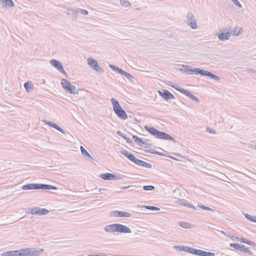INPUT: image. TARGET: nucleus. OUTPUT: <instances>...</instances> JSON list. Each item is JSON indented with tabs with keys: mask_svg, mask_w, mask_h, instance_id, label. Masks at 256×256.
<instances>
[{
	"mask_svg": "<svg viewBox=\"0 0 256 256\" xmlns=\"http://www.w3.org/2000/svg\"><path fill=\"white\" fill-rule=\"evenodd\" d=\"M68 14H72L74 18L78 17L77 14L79 12L78 8L73 9L72 8H68Z\"/></svg>",
	"mask_w": 256,
	"mask_h": 256,
	"instance_id": "nucleus-22",
	"label": "nucleus"
},
{
	"mask_svg": "<svg viewBox=\"0 0 256 256\" xmlns=\"http://www.w3.org/2000/svg\"><path fill=\"white\" fill-rule=\"evenodd\" d=\"M44 122L48 126L56 128V130H58L60 131V132H61L62 134H66L65 132L64 131V130L62 128H61L59 126H58V124H56L54 123H53L52 122H51L44 121Z\"/></svg>",
	"mask_w": 256,
	"mask_h": 256,
	"instance_id": "nucleus-16",
	"label": "nucleus"
},
{
	"mask_svg": "<svg viewBox=\"0 0 256 256\" xmlns=\"http://www.w3.org/2000/svg\"><path fill=\"white\" fill-rule=\"evenodd\" d=\"M158 94L166 100L175 98L174 96L167 90H164L163 92L158 90Z\"/></svg>",
	"mask_w": 256,
	"mask_h": 256,
	"instance_id": "nucleus-12",
	"label": "nucleus"
},
{
	"mask_svg": "<svg viewBox=\"0 0 256 256\" xmlns=\"http://www.w3.org/2000/svg\"><path fill=\"white\" fill-rule=\"evenodd\" d=\"M144 208L147 210H160V208L154 206H145Z\"/></svg>",
	"mask_w": 256,
	"mask_h": 256,
	"instance_id": "nucleus-36",
	"label": "nucleus"
},
{
	"mask_svg": "<svg viewBox=\"0 0 256 256\" xmlns=\"http://www.w3.org/2000/svg\"><path fill=\"white\" fill-rule=\"evenodd\" d=\"M121 153L126 156L130 160L131 159H133L134 155L126 150H123L121 152Z\"/></svg>",
	"mask_w": 256,
	"mask_h": 256,
	"instance_id": "nucleus-28",
	"label": "nucleus"
},
{
	"mask_svg": "<svg viewBox=\"0 0 256 256\" xmlns=\"http://www.w3.org/2000/svg\"><path fill=\"white\" fill-rule=\"evenodd\" d=\"M180 226L181 227L186 229L191 228H192V224H190L185 222H180Z\"/></svg>",
	"mask_w": 256,
	"mask_h": 256,
	"instance_id": "nucleus-29",
	"label": "nucleus"
},
{
	"mask_svg": "<svg viewBox=\"0 0 256 256\" xmlns=\"http://www.w3.org/2000/svg\"><path fill=\"white\" fill-rule=\"evenodd\" d=\"M145 129L151 134L154 136L156 138L174 141V138L168 134L163 132L159 131L154 128L146 126Z\"/></svg>",
	"mask_w": 256,
	"mask_h": 256,
	"instance_id": "nucleus-4",
	"label": "nucleus"
},
{
	"mask_svg": "<svg viewBox=\"0 0 256 256\" xmlns=\"http://www.w3.org/2000/svg\"><path fill=\"white\" fill-rule=\"evenodd\" d=\"M254 148L256 149V144L254 146Z\"/></svg>",
	"mask_w": 256,
	"mask_h": 256,
	"instance_id": "nucleus-62",
	"label": "nucleus"
},
{
	"mask_svg": "<svg viewBox=\"0 0 256 256\" xmlns=\"http://www.w3.org/2000/svg\"><path fill=\"white\" fill-rule=\"evenodd\" d=\"M180 72L186 73L188 74H201L204 76H210L211 78L216 80H220V78L216 75L206 70H204L198 68H192L188 65H182V68L180 69Z\"/></svg>",
	"mask_w": 256,
	"mask_h": 256,
	"instance_id": "nucleus-2",
	"label": "nucleus"
},
{
	"mask_svg": "<svg viewBox=\"0 0 256 256\" xmlns=\"http://www.w3.org/2000/svg\"><path fill=\"white\" fill-rule=\"evenodd\" d=\"M186 23L192 29L198 28V24L192 12H188L186 14Z\"/></svg>",
	"mask_w": 256,
	"mask_h": 256,
	"instance_id": "nucleus-6",
	"label": "nucleus"
},
{
	"mask_svg": "<svg viewBox=\"0 0 256 256\" xmlns=\"http://www.w3.org/2000/svg\"><path fill=\"white\" fill-rule=\"evenodd\" d=\"M80 150L82 154L84 156H88V158L93 160V158L89 154V153L84 149V148L82 146H80Z\"/></svg>",
	"mask_w": 256,
	"mask_h": 256,
	"instance_id": "nucleus-30",
	"label": "nucleus"
},
{
	"mask_svg": "<svg viewBox=\"0 0 256 256\" xmlns=\"http://www.w3.org/2000/svg\"><path fill=\"white\" fill-rule=\"evenodd\" d=\"M221 233H222V234H224H224H226V232H224V231H220Z\"/></svg>",
	"mask_w": 256,
	"mask_h": 256,
	"instance_id": "nucleus-61",
	"label": "nucleus"
},
{
	"mask_svg": "<svg viewBox=\"0 0 256 256\" xmlns=\"http://www.w3.org/2000/svg\"><path fill=\"white\" fill-rule=\"evenodd\" d=\"M99 176L100 178L107 180H123L126 177L125 176L121 174H116L110 173L102 174Z\"/></svg>",
	"mask_w": 256,
	"mask_h": 256,
	"instance_id": "nucleus-5",
	"label": "nucleus"
},
{
	"mask_svg": "<svg viewBox=\"0 0 256 256\" xmlns=\"http://www.w3.org/2000/svg\"><path fill=\"white\" fill-rule=\"evenodd\" d=\"M174 248L181 251H184L188 252L189 246H174Z\"/></svg>",
	"mask_w": 256,
	"mask_h": 256,
	"instance_id": "nucleus-25",
	"label": "nucleus"
},
{
	"mask_svg": "<svg viewBox=\"0 0 256 256\" xmlns=\"http://www.w3.org/2000/svg\"><path fill=\"white\" fill-rule=\"evenodd\" d=\"M245 218L248 220L252 222H256V216H252L248 214H244Z\"/></svg>",
	"mask_w": 256,
	"mask_h": 256,
	"instance_id": "nucleus-32",
	"label": "nucleus"
},
{
	"mask_svg": "<svg viewBox=\"0 0 256 256\" xmlns=\"http://www.w3.org/2000/svg\"><path fill=\"white\" fill-rule=\"evenodd\" d=\"M117 134L125 139L127 142H130V140L129 138H128L126 134L122 133L120 130L118 131Z\"/></svg>",
	"mask_w": 256,
	"mask_h": 256,
	"instance_id": "nucleus-35",
	"label": "nucleus"
},
{
	"mask_svg": "<svg viewBox=\"0 0 256 256\" xmlns=\"http://www.w3.org/2000/svg\"><path fill=\"white\" fill-rule=\"evenodd\" d=\"M152 154H158L159 156H164V154L160 152H157V151H154V150H152Z\"/></svg>",
	"mask_w": 256,
	"mask_h": 256,
	"instance_id": "nucleus-49",
	"label": "nucleus"
},
{
	"mask_svg": "<svg viewBox=\"0 0 256 256\" xmlns=\"http://www.w3.org/2000/svg\"><path fill=\"white\" fill-rule=\"evenodd\" d=\"M188 252L197 256V249L189 247Z\"/></svg>",
	"mask_w": 256,
	"mask_h": 256,
	"instance_id": "nucleus-39",
	"label": "nucleus"
},
{
	"mask_svg": "<svg viewBox=\"0 0 256 256\" xmlns=\"http://www.w3.org/2000/svg\"><path fill=\"white\" fill-rule=\"evenodd\" d=\"M50 64L55 68H56L58 70H59L61 73L66 76V72L64 70L62 65V64L58 60H56L52 59L50 60Z\"/></svg>",
	"mask_w": 256,
	"mask_h": 256,
	"instance_id": "nucleus-10",
	"label": "nucleus"
},
{
	"mask_svg": "<svg viewBox=\"0 0 256 256\" xmlns=\"http://www.w3.org/2000/svg\"><path fill=\"white\" fill-rule=\"evenodd\" d=\"M29 211H27L28 214H36L38 216L46 215L49 213V210L43 208L36 207L34 208H28Z\"/></svg>",
	"mask_w": 256,
	"mask_h": 256,
	"instance_id": "nucleus-8",
	"label": "nucleus"
},
{
	"mask_svg": "<svg viewBox=\"0 0 256 256\" xmlns=\"http://www.w3.org/2000/svg\"><path fill=\"white\" fill-rule=\"evenodd\" d=\"M152 150H146V152H149V153L152 154Z\"/></svg>",
	"mask_w": 256,
	"mask_h": 256,
	"instance_id": "nucleus-59",
	"label": "nucleus"
},
{
	"mask_svg": "<svg viewBox=\"0 0 256 256\" xmlns=\"http://www.w3.org/2000/svg\"><path fill=\"white\" fill-rule=\"evenodd\" d=\"M32 184H28L24 185L22 186V190H32Z\"/></svg>",
	"mask_w": 256,
	"mask_h": 256,
	"instance_id": "nucleus-37",
	"label": "nucleus"
},
{
	"mask_svg": "<svg viewBox=\"0 0 256 256\" xmlns=\"http://www.w3.org/2000/svg\"><path fill=\"white\" fill-rule=\"evenodd\" d=\"M232 1L234 3L235 5L238 6L239 8H242V4L238 2V0H232Z\"/></svg>",
	"mask_w": 256,
	"mask_h": 256,
	"instance_id": "nucleus-46",
	"label": "nucleus"
},
{
	"mask_svg": "<svg viewBox=\"0 0 256 256\" xmlns=\"http://www.w3.org/2000/svg\"><path fill=\"white\" fill-rule=\"evenodd\" d=\"M176 202V204H180V205H182V206H183V203L184 202H182V200L180 199L177 200Z\"/></svg>",
	"mask_w": 256,
	"mask_h": 256,
	"instance_id": "nucleus-52",
	"label": "nucleus"
},
{
	"mask_svg": "<svg viewBox=\"0 0 256 256\" xmlns=\"http://www.w3.org/2000/svg\"><path fill=\"white\" fill-rule=\"evenodd\" d=\"M198 206L201 208H202L204 210H210V211H214V210L209 207H208L206 206H204L202 204H198Z\"/></svg>",
	"mask_w": 256,
	"mask_h": 256,
	"instance_id": "nucleus-41",
	"label": "nucleus"
},
{
	"mask_svg": "<svg viewBox=\"0 0 256 256\" xmlns=\"http://www.w3.org/2000/svg\"><path fill=\"white\" fill-rule=\"evenodd\" d=\"M65 90H66L67 92H68L71 94H78V92L76 89V87L72 84H70Z\"/></svg>",
	"mask_w": 256,
	"mask_h": 256,
	"instance_id": "nucleus-21",
	"label": "nucleus"
},
{
	"mask_svg": "<svg viewBox=\"0 0 256 256\" xmlns=\"http://www.w3.org/2000/svg\"><path fill=\"white\" fill-rule=\"evenodd\" d=\"M170 86H171L173 88H175L176 90L180 92L182 94H185L186 96H188L192 100H196L197 102H199L198 98L196 96H194V94H192L188 90H184V88H181L180 86H176L175 85H170Z\"/></svg>",
	"mask_w": 256,
	"mask_h": 256,
	"instance_id": "nucleus-9",
	"label": "nucleus"
},
{
	"mask_svg": "<svg viewBox=\"0 0 256 256\" xmlns=\"http://www.w3.org/2000/svg\"><path fill=\"white\" fill-rule=\"evenodd\" d=\"M240 242H242L244 243L248 244L249 245H251V246L254 244V243L253 242L248 240H246V238H241Z\"/></svg>",
	"mask_w": 256,
	"mask_h": 256,
	"instance_id": "nucleus-38",
	"label": "nucleus"
},
{
	"mask_svg": "<svg viewBox=\"0 0 256 256\" xmlns=\"http://www.w3.org/2000/svg\"><path fill=\"white\" fill-rule=\"evenodd\" d=\"M122 75L125 76L128 80H130V81H133V79L134 78L130 73H128L124 70L123 71Z\"/></svg>",
	"mask_w": 256,
	"mask_h": 256,
	"instance_id": "nucleus-34",
	"label": "nucleus"
},
{
	"mask_svg": "<svg viewBox=\"0 0 256 256\" xmlns=\"http://www.w3.org/2000/svg\"><path fill=\"white\" fill-rule=\"evenodd\" d=\"M78 11H79L80 13L82 14L88 15V12L86 10L78 8Z\"/></svg>",
	"mask_w": 256,
	"mask_h": 256,
	"instance_id": "nucleus-43",
	"label": "nucleus"
},
{
	"mask_svg": "<svg viewBox=\"0 0 256 256\" xmlns=\"http://www.w3.org/2000/svg\"><path fill=\"white\" fill-rule=\"evenodd\" d=\"M87 61L88 64L96 72L100 74L104 72V70L100 66L96 60L90 57L88 58Z\"/></svg>",
	"mask_w": 256,
	"mask_h": 256,
	"instance_id": "nucleus-7",
	"label": "nucleus"
},
{
	"mask_svg": "<svg viewBox=\"0 0 256 256\" xmlns=\"http://www.w3.org/2000/svg\"><path fill=\"white\" fill-rule=\"evenodd\" d=\"M104 230L108 233H131V229L125 225L120 224H113L106 225L104 228Z\"/></svg>",
	"mask_w": 256,
	"mask_h": 256,
	"instance_id": "nucleus-3",
	"label": "nucleus"
},
{
	"mask_svg": "<svg viewBox=\"0 0 256 256\" xmlns=\"http://www.w3.org/2000/svg\"><path fill=\"white\" fill-rule=\"evenodd\" d=\"M206 131L208 132L210 134H216V132H215V130L212 128H207Z\"/></svg>",
	"mask_w": 256,
	"mask_h": 256,
	"instance_id": "nucleus-50",
	"label": "nucleus"
},
{
	"mask_svg": "<svg viewBox=\"0 0 256 256\" xmlns=\"http://www.w3.org/2000/svg\"><path fill=\"white\" fill-rule=\"evenodd\" d=\"M120 2L121 5L126 8L130 7L131 6V4L128 0H120Z\"/></svg>",
	"mask_w": 256,
	"mask_h": 256,
	"instance_id": "nucleus-33",
	"label": "nucleus"
},
{
	"mask_svg": "<svg viewBox=\"0 0 256 256\" xmlns=\"http://www.w3.org/2000/svg\"><path fill=\"white\" fill-rule=\"evenodd\" d=\"M114 112L117 114L118 116L122 120H126L128 116L126 112L120 107V108L115 110Z\"/></svg>",
	"mask_w": 256,
	"mask_h": 256,
	"instance_id": "nucleus-14",
	"label": "nucleus"
},
{
	"mask_svg": "<svg viewBox=\"0 0 256 256\" xmlns=\"http://www.w3.org/2000/svg\"><path fill=\"white\" fill-rule=\"evenodd\" d=\"M143 188L145 190H154L155 188L153 186H143Z\"/></svg>",
	"mask_w": 256,
	"mask_h": 256,
	"instance_id": "nucleus-40",
	"label": "nucleus"
},
{
	"mask_svg": "<svg viewBox=\"0 0 256 256\" xmlns=\"http://www.w3.org/2000/svg\"><path fill=\"white\" fill-rule=\"evenodd\" d=\"M230 245L231 247H233L236 250H240V251H241L242 250V248L244 247V245L240 246V244H238V243L230 244Z\"/></svg>",
	"mask_w": 256,
	"mask_h": 256,
	"instance_id": "nucleus-27",
	"label": "nucleus"
},
{
	"mask_svg": "<svg viewBox=\"0 0 256 256\" xmlns=\"http://www.w3.org/2000/svg\"><path fill=\"white\" fill-rule=\"evenodd\" d=\"M87 256H98V254H90Z\"/></svg>",
	"mask_w": 256,
	"mask_h": 256,
	"instance_id": "nucleus-58",
	"label": "nucleus"
},
{
	"mask_svg": "<svg viewBox=\"0 0 256 256\" xmlns=\"http://www.w3.org/2000/svg\"><path fill=\"white\" fill-rule=\"evenodd\" d=\"M141 166L148 168H152V164H150L147 163L144 161H143Z\"/></svg>",
	"mask_w": 256,
	"mask_h": 256,
	"instance_id": "nucleus-42",
	"label": "nucleus"
},
{
	"mask_svg": "<svg viewBox=\"0 0 256 256\" xmlns=\"http://www.w3.org/2000/svg\"><path fill=\"white\" fill-rule=\"evenodd\" d=\"M132 138L140 146H144L145 148H150L152 146V144H148V142L136 136H133Z\"/></svg>",
	"mask_w": 256,
	"mask_h": 256,
	"instance_id": "nucleus-11",
	"label": "nucleus"
},
{
	"mask_svg": "<svg viewBox=\"0 0 256 256\" xmlns=\"http://www.w3.org/2000/svg\"><path fill=\"white\" fill-rule=\"evenodd\" d=\"M133 159H131L130 160L133 162L134 163L136 164L138 159L134 156L132 157Z\"/></svg>",
	"mask_w": 256,
	"mask_h": 256,
	"instance_id": "nucleus-55",
	"label": "nucleus"
},
{
	"mask_svg": "<svg viewBox=\"0 0 256 256\" xmlns=\"http://www.w3.org/2000/svg\"><path fill=\"white\" fill-rule=\"evenodd\" d=\"M224 235L230 238L232 236V234H230L228 232H226V234H224Z\"/></svg>",
	"mask_w": 256,
	"mask_h": 256,
	"instance_id": "nucleus-56",
	"label": "nucleus"
},
{
	"mask_svg": "<svg viewBox=\"0 0 256 256\" xmlns=\"http://www.w3.org/2000/svg\"><path fill=\"white\" fill-rule=\"evenodd\" d=\"M230 32L231 36H238L242 34L243 32V28L241 27L236 26V27L233 30H232Z\"/></svg>",
	"mask_w": 256,
	"mask_h": 256,
	"instance_id": "nucleus-19",
	"label": "nucleus"
},
{
	"mask_svg": "<svg viewBox=\"0 0 256 256\" xmlns=\"http://www.w3.org/2000/svg\"><path fill=\"white\" fill-rule=\"evenodd\" d=\"M142 162H143V160L138 159L136 164L140 166H141L142 164Z\"/></svg>",
	"mask_w": 256,
	"mask_h": 256,
	"instance_id": "nucleus-51",
	"label": "nucleus"
},
{
	"mask_svg": "<svg viewBox=\"0 0 256 256\" xmlns=\"http://www.w3.org/2000/svg\"><path fill=\"white\" fill-rule=\"evenodd\" d=\"M112 216L116 217H125L130 218L131 216V214L128 212L114 210L112 213Z\"/></svg>",
	"mask_w": 256,
	"mask_h": 256,
	"instance_id": "nucleus-13",
	"label": "nucleus"
},
{
	"mask_svg": "<svg viewBox=\"0 0 256 256\" xmlns=\"http://www.w3.org/2000/svg\"><path fill=\"white\" fill-rule=\"evenodd\" d=\"M106 255L103 254H98V256H106Z\"/></svg>",
	"mask_w": 256,
	"mask_h": 256,
	"instance_id": "nucleus-60",
	"label": "nucleus"
},
{
	"mask_svg": "<svg viewBox=\"0 0 256 256\" xmlns=\"http://www.w3.org/2000/svg\"><path fill=\"white\" fill-rule=\"evenodd\" d=\"M0 2L2 4L3 7H14V4L12 0H0Z\"/></svg>",
	"mask_w": 256,
	"mask_h": 256,
	"instance_id": "nucleus-18",
	"label": "nucleus"
},
{
	"mask_svg": "<svg viewBox=\"0 0 256 256\" xmlns=\"http://www.w3.org/2000/svg\"><path fill=\"white\" fill-rule=\"evenodd\" d=\"M32 190L40 189L39 184H32Z\"/></svg>",
	"mask_w": 256,
	"mask_h": 256,
	"instance_id": "nucleus-47",
	"label": "nucleus"
},
{
	"mask_svg": "<svg viewBox=\"0 0 256 256\" xmlns=\"http://www.w3.org/2000/svg\"><path fill=\"white\" fill-rule=\"evenodd\" d=\"M230 238L236 241H240L241 238H239L237 236H235L234 235H232V236L230 237Z\"/></svg>",
	"mask_w": 256,
	"mask_h": 256,
	"instance_id": "nucleus-48",
	"label": "nucleus"
},
{
	"mask_svg": "<svg viewBox=\"0 0 256 256\" xmlns=\"http://www.w3.org/2000/svg\"><path fill=\"white\" fill-rule=\"evenodd\" d=\"M111 102L114 107V111L115 110H117L121 107L118 101L115 100L114 98H112L111 99Z\"/></svg>",
	"mask_w": 256,
	"mask_h": 256,
	"instance_id": "nucleus-24",
	"label": "nucleus"
},
{
	"mask_svg": "<svg viewBox=\"0 0 256 256\" xmlns=\"http://www.w3.org/2000/svg\"><path fill=\"white\" fill-rule=\"evenodd\" d=\"M130 187H132V186H122L120 188L122 190H125V189H126V188H129Z\"/></svg>",
	"mask_w": 256,
	"mask_h": 256,
	"instance_id": "nucleus-54",
	"label": "nucleus"
},
{
	"mask_svg": "<svg viewBox=\"0 0 256 256\" xmlns=\"http://www.w3.org/2000/svg\"><path fill=\"white\" fill-rule=\"evenodd\" d=\"M183 206H184L188 207V208H192L194 209V210L196 209V207L194 206H193L192 204H189L184 202L183 203Z\"/></svg>",
	"mask_w": 256,
	"mask_h": 256,
	"instance_id": "nucleus-44",
	"label": "nucleus"
},
{
	"mask_svg": "<svg viewBox=\"0 0 256 256\" xmlns=\"http://www.w3.org/2000/svg\"><path fill=\"white\" fill-rule=\"evenodd\" d=\"M231 34L230 32H224L222 31H220V34L218 35V38L221 41H225L226 40H228Z\"/></svg>",
	"mask_w": 256,
	"mask_h": 256,
	"instance_id": "nucleus-15",
	"label": "nucleus"
},
{
	"mask_svg": "<svg viewBox=\"0 0 256 256\" xmlns=\"http://www.w3.org/2000/svg\"><path fill=\"white\" fill-rule=\"evenodd\" d=\"M133 186L134 188H132V187H130V188H130V190H129V191L132 192V191H135V190H136V188H137V186Z\"/></svg>",
	"mask_w": 256,
	"mask_h": 256,
	"instance_id": "nucleus-53",
	"label": "nucleus"
},
{
	"mask_svg": "<svg viewBox=\"0 0 256 256\" xmlns=\"http://www.w3.org/2000/svg\"><path fill=\"white\" fill-rule=\"evenodd\" d=\"M44 249L27 248L4 252L2 256H38L44 252Z\"/></svg>",
	"mask_w": 256,
	"mask_h": 256,
	"instance_id": "nucleus-1",
	"label": "nucleus"
},
{
	"mask_svg": "<svg viewBox=\"0 0 256 256\" xmlns=\"http://www.w3.org/2000/svg\"><path fill=\"white\" fill-rule=\"evenodd\" d=\"M197 256H214L215 254L212 252L204 251L197 249Z\"/></svg>",
	"mask_w": 256,
	"mask_h": 256,
	"instance_id": "nucleus-17",
	"label": "nucleus"
},
{
	"mask_svg": "<svg viewBox=\"0 0 256 256\" xmlns=\"http://www.w3.org/2000/svg\"><path fill=\"white\" fill-rule=\"evenodd\" d=\"M106 190V188H100V189L98 190V191H99V192H102V190Z\"/></svg>",
	"mask_w": 256,
	"mask_h": 256,
	"instance_id": "nucleus-57",
	"label": "nucleus"
},
{
	"mask_svg": "<svg viewBox=\"0 0 256 256\" xmlns=\"http://www.w3.org/2000/svg\"><path fill=\"white\" fill-rule=\"evenodd\" d=\"M241 252H248L250 254H252V252L250 250V248H242V250H241Z\"/></svg>",
	"mask_w": 256,
	"mask_h": 256,
	"instance_id": "nucleus-45",
	"label": "nucleus"
},
{
	"mask_svg": "<svg viewBox=\"0 0 256 256\" xmlns=\"http://www.w3.org/2000/svg\"><path fill=\"white\" fill-rule=\"evenodd\" d=\"M61 84L64 90L66 89L71 84L70 82L65 78L62 79Z\"/></svg>",
	"mask_w": 256,
	"mask_h": 256,
	"instance_id": "nucleus-23",
	"label": "nucleus"
},
{
	"mask_svg": "<svg viewBox=\"0 0 256 256\" xmlns=\"http://www.w3.org/2000/svg\"><path fill=\"white\" fill-rule=\"evenodd\" d=\"M110 67L113 70H114L118 72V73L120 74H122V73L124 70L121 69V68H118V66H114V65H113V64H110Z\"/></svg>",
	"mask_w": 256,
	"mask_h": 256,
	"instance_id": "nucleus-31",
	"label": "nucleus"
},
{
	"mask_svg": "<svg viewBox=\"0 0 256 256\" xmlns=\"http://www.w3.org/2000/svg\"><path fill=\"white\" fill-rule=\"evenodd\" d=\"M40 189L42 190H57L58 188L54 186H52L51 185L46 184H39Z\"/></svg>",
	"mask_w": 256,
	"mask_h": 256,
	"instance_id": "nucleus-20",
	"label": "nucleus"
},
{
	"mask_svg": "<svg viewBox=\"0 0 256 256\" xmlns=\"http://www.w3.org/2000/svg\"><path fill=\"white\" fill-rule=\"evenodd\" d=\"M24 86L28 92H29L30 90H32L34 88V85L30 82H25Z\"/></svg>",
	"mask_w": 256,
	"mask_h": 256,
	"instance_id": "nucleus-26",
	"label": "nucleus"
}]
</instances>
